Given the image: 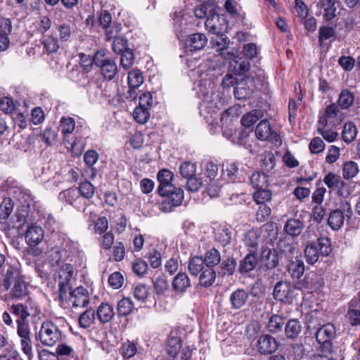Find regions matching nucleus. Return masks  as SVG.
Here are the masks:
<instances>
[{"label": "nucleus", "mask_w": 360, "mask_h": 360, "mask_svg": "<svg viewBox=\"0 0 360 360\" xmlns=\"http://www.w3.org/2000/svg\"><path fill=\"white\" fill-rule=\"evenodd\" d=\"M58 272L60 305L64 309L84 307L89 302V293L83 286L72 290L71 281L73 276L72 265L62 266Z\"/></svg>", "instance_id": "f257e3e1"}, {"label": "nucleus", "mask_w": 360, "mask_h": 360, "mask_svg": "<svg viewBox=\"0 0 360 360\" xmlns=\"http://www.w3.org/2000/svg\"><path fill=\"white\" fill-rule=\"evenodd\" d=\"M4 291H7L4 295L5 301L21 300L28 295V284L15 266H8L0 278V293Z\"/></svg>", "instance_id": "f03ea898"}, {"label": "nucleus", "mask_w": 360, "mask_h": 360, "mask_svg": "<svg viewBox=\"0 0 360 360\" xmlns=\"http://www.w3.org/2000/svg\"><path fill=\"white\" fill-rule=\"evenodd\" d=\"M215 84L210 80L202 79L198 94L202 98L200 109L208 114H215L226 103L224 93L214 90Z\"/></svg>", "instance_id": "7ed1b4c3"}, {"label": "nucleus", "mask_w": 360, "mask_h": 360, "mask_svg": "<svg viewBox=\"0 0 360 360\" xmlns=\"http://www.w3.org/2000/svg\"><path fill=\"white\" fill-rule=\"evenodd\" d=\"M211 42L212 43L213 46L217 48L216 51H220V53L217 56H212V58H208L203 65H201L200 66H199L198 72H201L200 77H202L204 68H207L209 70H214L221 68L222 63L220 60V58H222L225 60H233L236 63L238 62V51L231 52L226 51V49L229 44V40L228 37H224L222 34H216V37L212 38Z\"/></svg>", "instance_id": "20e7f679"}, {"label": "nucleus", "mask_w": 360, "mask_h": 360, "mask_svg": "<svg viewBox=\"0 0 360 360\" xmlns=\"http://www.w3.org/2000/svg\"><path fill=\"white\" fill-rule=\"evenodd\" d=\"M78 245L70 238L61 237L58 243L51 248L49 255V262L52 266L58 268V271L65 264L71 265L66 261L77 253Z\"/></svg>", "instance_id": "39448f33"}, {"label": "nucleus", "mask_w": 360, "mask_h": 360, "mask_svg": "<svg viewBox=\"0 0 360 360\" xmlns=\"http://www.w3.org/2000/svg\"><path fill=\"white\" fill-rule=\"evenodd\" d=\"M94 64L100 69L101 74L107 80H111L117 72L114 60L104 51H98L94 56Z\"/></svg>", "instance_id": "423d86ee"}, {"label": "nucleus", "mask_w": 360, "mask_h": 360, "mask_svg": "<svg viewBox=\"0 0 360 360\" xmlns=\"http://www.w3.org/2000/svg\"><path fill=\"white\" fill-rule=\"evenodd\" d=\"M331 252L330 241L328 238H319L317 243L307 245L304 251L306 261L311 264H315L320 256H328Z\"/></svg>", "instance_id": "0eeeda50"}, {"label": "nucleus", "mask_w": 360, "mask_h": 360, "mask_svg": "<svg viewBox=\"0 0 360 360\" xmlns=\"http://www.w3.org/2000/svg\"><path fill=\"white\" fill-rule=\"evenodd\" d=\"M39 338L41 344L52 347L61 340L62 333L55 323L45 321L41 326Z\"/></svg>", "instance_id": "6e6552de"}, {"label": "nucleus", "mask_w": 360, "mask_h": 360, "mask_svg": "<svg viewBox=\"0 0 360 360\" xmlns=\"http://www.w3.org/2000/svg\"><path fill=\"white\" fill-rule=\"evenodd\" d=\"M344 118V113L340 110L339 107L335 103H332L320 112L318 123L322 125L337 127L341 124Z\"/></svg>", "instance_id": "1a4fd4ad"}, {"label": "nucleus", "mask_w": 360, "mask_h": 360, "mask_svg": "<svg viewBox=\"0 0 360 360\" xmlns=\"http://www.w3.org/2000/svg\"><path fill=\"white\" fill-rule=\"evenodd\" d=\"M10 313L13 314L18 319L17 320H25L30 316H36L39 314V306L29 297L25 304H13L9 308Z\"/></svg>", "instance_id": "9d476101"}, {"label": "nucleus", "mask_w": 360, "mask_h": 360, "mask_svg": "<svg viewBox=\"0 0 360 360\" xmlns=\"http://www.w3.org/2000/svg\"><path fill=\"white\" fill-rule=\"evenodd\" d=\"M255 136L260 141H268L276 146L282 143L281 136L271 127L267 120H261L255 129Z\"/></svg>", "instance_id": "9b49d317"}, {"label": "nucleus", "mask_w": 360, "mask_h": 360, "mask_svg": "<svg viewBox=\"0 0 360 360\" xmlns=\"http://www.w3.org/2000/svg\"><path fill=\"white\" fill-rule=\"evenodd\" d=\"M163 196L165 199L160 203V210L164 212H170L174 207L182 203L184 198V191L181 188L174 187V190Z\"/></svg>", "instance_id": "f8f14e48"}, {"label": "nucleus", "mask_w": 360, "mask_h": 360, "mask_svg": "<svg viewBox=\"0 0 360 360\" xmlns=\"http://www.w3.org/2000/svg\"><path fill=\"white\" fill-rule=\"evenodd\" d=\"M205 29L213 34H220L226 29V19L217 13H210L205 22Z\"/></svg>", "instance_id": "ddd939ff"}, {"label": "nucleus", "mask_w": 360, "mask_h": 360, "mask_svg": "<svg viewBox=\"0 0 360 360\" xmlns=\"http://www.w3.org/2000/svg\"><path fill=\"white\" fill-rule=\"evenodd\" d=\"M58 198L61 202L71 205L78 210L81 209L84 210L83 207L84 203L82 202L83 198L79 196V192L77 188H71L60 192Z\"/></svg>", "instance_id": "4468645a"}, {"label": "nucleus", "mask_w": 360, "mask_h": 360, "mask_svg": "<svg viewBox=\"0 0 360 360\" xmlns=\"http://www.w3.org/2000/svg\"><path fill=\"white\" fill-rule=\"evenodd\" d=\"M336 329L333 324L328 323L320 327L316 334V339L319 344L330 348V341L335 337Z\"/></svg>", "instance_id": "2eb2a0df"}, {"label": "nucleus", "mask_w": 360, "mask_h": 360, "mask_svg": "<svg viewBox=\"0 0 360 360\" xmlns=\"http://www.w3.org/2000/svg\"><path fill=\"white\" fill-rule=\"evenodd\" d=\"M25 238L29 246L34 247L44 240V231L40 226L36 224H30L27 226Z\"/></svg>", "instance_id": "dca6fc26"}, {"label": "nucleus", "mask_w": 360, "mask_h": 360, "mask_svg": "<svg viewBox=\"0 0 360 360\" xmlns=\"http://www.w3.org/2000/svg\"><path fill=\"white\" fill-rule=\"evenodd\" d=\"M173 177L172 172L168 169H164L158 172V180L159 181V186L158 192L160 195L167 194L168 192L174 189L175 186L172 183Z\"/></svg>", "instance_id": "f3484780"}, {"label": "nucleus", "mask_w": 360, "mask_h": 360, "mask_svg": "<svg viewBox=\"0 0 360 360\" xmlns=\"http://www.w3.org/2000/svg\"><path fill=\"white\" fill-rule=\"evenodd\" d=\"M207 43L204 34L194 33L188 35L185 40V49L187 51H195L202 49Z\"/></svg>", "instance_id": "a211bd4d"}, {"label": "nucleus", "mask_w": 360, "mask_h": 360, "mask_svg": "<svg viewBox=\"0 0 360 360\" xmlns=\"http://www.w3.org/2000/svg\"><path fill=\"white\" fill-rule=\"evenodd\" d=\"M257 346L261 354H268L276 351L278 342L274 337L269 335H263L259 338Z\"/></svg>", "instance_id": "6ab92c4d"}, {"label": "nucleus", "mask_w": 360, "mask_h": 360, "mask_svg": "<svg viewBox=\"0 0 360 360\" xmlns=\"http://www.w3.org/2000/svg\"><path fill=\"white\" fill-rule=\"evenodd\" d=\"M252 81L249 77H245L236 83L234 88V96L238 100L245 99L252 92Z\"/></svg>", "instance_id": "aec40b11"}, {"label": "nucleus", "mask_w": 360, "mask_h": 360, "mask_svg": "<svg viewBox=\"0 0 360 360\" xmlns=\"http://www.w3.org/2000/svg\"><path fill=\"white\" fill-rule=\"evenodd\" d=\"M292 290L290 283L278 282L274 289V297L280 302H288L291 297Z\"/></svg>", "instance_id": "412c9836"}, {"label": "nucleus", "mask_w": 360, "mask_h": 360, "mask_svg": "<svg viewBox=\"0 0 360 360\" xmlns=\"http://www.w3.org/2000/svg\"><path fill=\"white\" fill-rule=\"evenodd\" d=\"M215 238L222 246L229 245L232 239L231 229L228 225H219L215 229Z\"/></svg>", "instance_id": "4be33fe9"}, {"label": "nucleus", "mask_w": 360, "mask_h": 360, "mask_svg": "<svg viewBox=\"0 0 360 360\" xmlns=\"http://www.w3.org/2000/svg\"><path fill=\"white\" fill-rule=\"evenodd\" d=\"M248 299V293L243 289L233 291L230 296V302L233 309H238L243 307Z\"/></svg>", "instance_id": "5701e85b"}, {"label": "nucleus", "mask_w": 360, "mask_h": 360, "mask_svg": "<svg viewBox=\"0 0 360 360\" xmlns=\"http://www.w3.org/2000/svg\"><path fill=\"white\" fill-rule=\"evenodd\" d=\"M97 316L99 321L103 323H108L115 316L112 306L108 303H101L97 309Z\"/></svg>", "instance_id": "b1692460"}, {"label": "nucleus", "mask_w": 360, "mask_h": 360, "mask_svg": "<svg viewBox=\"0 0 360 360\" xmlns=\"http://www.w3.org/2000/svg\"><path fill=\"white\" fill-rule=\"evenodd\" d=\"M252 250L240 262L238 270L240 273H248L252 271L257 266V258L256 255Z\"/></svg>", "instance_id": "393cba45"}, {"label": "nucleus", "mask_w": 360, "mask_h": 360, "mask_svg": "<svg viewBox=\"0 0 360 360\" xmlns=\"http://www.w3.org/2000/svg\"><path fill=\"white\" fill-rule=\"evenodd\" d=\"M262 261L268 269H274L278 264V258L276 250L264 249L262 252Z\"/></svg>", "instance_id": "a878e982"}, {"label": "nucleus", "mask_w": 360, "mask_h": 360, "mask_svg": "<svg viewBox=\"0 0 360 360\" xmlns=\"http://www.w3.org/2000/svg\"><path fill=\"white\" fill-rule=\"evenodd\" d=\"M345 217L340 210H335L330 212L328 219L329 226L334 231L339 230L343 225Z\"/></svg>", "instance_id": "bb28decb"}, {"label": "nucleus", "mask_w": 360, "mask_h": 360, "mask_svg": "<svg viewBox=\"0 0 360 360\" xmlns=\"http://www.w3.org/2000/svg\"><path fill=\"white\" fill-rule=\"evenodd\" d=\"M190 286V279L185 273L178 274L172 282L173 289L179 292H184Z\"/></svg>", "instance_id": "cd10ccee"}, {"label": "nucleus", "mask_w": 360, "mask_h": 360, "mask_svg": "<svg viewBox=\"0 0 360 360\" xmlns=\"http://www.w3.org/2000/svg\"><path fill=\"white\" fill-rule=\"evenodd\" d=\"M302 325L297 319L289 320L285 326V333L288 338L294 339L301 333Z\"/></svg>", "instance_id": "c85d7f7f"}, {"label": "nucleus", "mask_w": 360, "mask_h": 360, "mask_svg": "<svg viewBox=\"0 0 360 360\" xmlns=\"http://www.w3.org/2000/svg\"><path fill=\"white\" fill-rule=\"evenodd\" d=\"M238 166L232 161H226L223 164L222 176L229 181H234L236 179Z\"/></svg>", "instance_id": "c756f323"}, {"label": "nucleus", "mask_w": 360, "mask_h": 360, "mask_svg": "<svg viewBox=\"0 0 360 360\" xmlns=\"http://www.w3.org/2000/svg\"><path fill=\"white\" fill-rule=\"evenodd\" d=\"M250 182L256 189L267 188L269 186V176L262 172H254L250 177Z\"/></svg>", "instance_id": "7c9ffc66"}, {"label": "nucleus", "mask_w": 360, "mask_h": 360, "mask_svg": "<svg viewBox=\"0 0 360 360\" xmlns=\"http://www.w3.org/2000/svg\"><path fill=\"white\" fill-rule=\"evenodd\" d=\"M263 111L262 110L255 109L250 112L245 114L241 120V124L245 127H250L254 124L259 118L263 117Z\"/></svg>", "instance_id": "2f4dec72"}, {"label": "nucleus", "mask_w": 360, "mask_h": 360, "mask_svg": "<svg viewBox=\"0 0 360 360\" xmlns=\"http://www.w3.org/2000/svg\"><path fill=\"white\" fill-rule=\"evenodd\" d=\"M319 5L324 10V18L326 20H330L335 16V0H321Z\"/></svg>", "instance_id": "473e14b6"}, {"label": "nucleus", "mask_w": 360, "mask_h": 360, "mask_svg": "<svg viewBox=\"0 0 360 360\" xmlns=\"http://www.w3.org/2000/svg\"><path fill=\"white\" fill-rule=\"evenodd\" d=\"M181 347V342L179 338H172L168 340L166 351L169 355V360H174Z\"/></svg>", "instance_id": "72a5a7b5"}, {"label": "nucleus", "mask_w": 360, "mask_h": 360, "mask_svg": "<svg viewBox=\"0 0 360 360\" xmlns=\"http://www.w3.org/2000/svg\"><path fill=\"white\" fill-rule=\"evenodd\" d=\"M223 135L228 140L232 142L234 144H240L241 139L243 136V131L241 130H238L233 127H230L229 128H224L222 129Z\"/></svg>", "instance_id": "f704fd0d"}, {"label": "nucleus", "mask_w": 360, "mask_h": 360, "mask_svg": "<svg viewBox=\"0 0 360 360\" xmlns=\"http://www.w3.org/2000/svg\"><path fill=\"white\" fill-rule=\"evenodd\" d=\"M216 279V272L213 268L207 267L200 275V284L205 288L213 285Z\"/></svg>", "instance_id": "c9c22d12"}, {"label": "nucleus", "mask_w": 360, "mask_h": 360, "mask_svg": "<svg viewBox=\"0 0 360 360\" xmlns=\"http://www.w3.org/2000/svg\"><path fill=\"white\" fill-rule=\"evenodd\" d=\"M128 85L129 89H137L143 82L142 72L138 69H133L128 72Z\"/></svg>", "instance_id": "e433bc0d"}, {"label": "nucleus", "mask_w": 360, "mask_h": 360, "mask_svg": "<svg viewBox=\"0 0 360 360\" xmlns=\"http://www.w3.org/2000/svg\"><path fill=\"white\" fill-rule=\"evenodd\" d=\"M284 323L285 320L282 316L274 314L269 319L267 328L270 333H276L282 330Z\"/></svg>", "instance_id": "4c0bfd02"}, {"label": "nucleus", "mask_w": 360, "mask_h": 360, "mask_svg": "<svg viewBox=\"0 0 360 360\" xmlns=\"http://www.w3.org/2000/svg\"><path fill=\"white\" fill-rule=\"evenodd\" d=\"M203 261H205L207 267L213 268L214 266L219 264L221 261L219 252L215 248L210 249L205 252Z\"/></svg>", "instance_id": "58836bf2"}, {"label": "nucleus", "mask_w": 360, "mask_h": 360, "mask_svg": "<svg viewBox=\"0 0 360 360\" xmlns=\"http://www.w3.org/2000/svg\"><path fill=\"white\" fill-rule=\"evenodd\" d=\"M134 309L132 300L128 297H124L117 302V311L120 316H127Z\"/></svg>", "instance_id": "ea45409f"}, {"label": "nucleus", "mask_w": 360, "mask_h": 360, "mask_svg": "<svg viewBox=\"0 0 360 360\" xmlns=\"http://www.w3.org/2000/svg\"><path fill=\"white\" fill-rule=\"evenodd\" d=\"M302 228V222L299 219H288L285 225V231L290 236L300 235Z\"/></svg>", "instance_id": "a19ab883"}, {"label": "nucleus", "mask_w": 360, "mask_h": 360, "mask_svg": "<svg viewBox=\"0 0 360 360\" xmlns=\"http://www.w3.org/2000/svg\"><path fill=\"white\" fill-rule=\"evenodd\" d=\"M334 127L329 125H322L317 124L318 132L323 136V138L328 142L334 141L337 136L338 133L332 129Z\"/></svg>", "instance_id": "79ce46f5"}, {"label": "nucleus", "mask_w": 360, "mask_h": 360, "mask_svg": "<svg viewBox=\"0 0 360 360\" xmlns=\"http://www.w3.org/2000/svg\"><path fill=\"white\" fill-rule=\"evenodd\" d=\"M205 261L201 257H193L189 260L188 270L191 275L198 276L200 272H202L204 268Z\"/></svg>", "instance_id": "37998d69"}, {"label": "nucleus", "mask_w": 360, "mask_h": 360, "mask_svg": "<svg viewBox=\"0 0 360 360\" xmlns=\"http://www.w3.org/2000/svg\"><path fill=\"white\" fill-rule=\"evenodd\" d=\"M354 101V94L347 89H344L339 96L338 104L342 109H347L352 105Z\"/></svg>", "instance_id": "c03bdc74"}, {"label": "nucleus", "mask_w": 360, "mask_h": 360, "mask_svg": "<svg viewBox=\"0 0 360 360\" xmlns=\"http://www.w3.org/2000/svg\"><path fill=\"white\" fill-rule=\"evenodd\" d=\"M335 37V30L333 27L321 26L319 30V42L321 46L328 39L334 40Z\"/></svg>", "instance_id": "a18cd8bd"}, {"label": "nucleus", "mask_w": 360, "mask_h": 360, "mask_svg": "<svg viewBox=\"0 0 360 360\" xmlns=\"http://www.w3.org/2000/svg\"><path fill=\"white\" fill-rule=\"evenodd\" d=\"M95 319V311L92 309H86L79 318V325L82 328H89Z\"/></svg>", "instance_id": "49530a36"}, {"label": "nucleus", "mask_w": 360, "mask_h": 360, "mask_svg": "<svg viewBox=\"0 0 360 360\" xmlns=\"http://www.w3.org/2000/svg\"><path fill=\"white\" fill-rule=\"evenodd\" d=\"M357 134L356 126L352 122H347L344 126L342 136L343 140L347 143H351L354 140Z\"/></svg>", "instance_id": "de8ad7c7"}, {"label": "nucleus", "mask_w": 360, "mask_h": 360, "mask_svg": "<svg viewBox=\"0 0 360 360\" xmlns=\"http://www.w3.org/2000/svg\"><path fill=\"white\" fill-rule=\"evenodd\" d=\"M271 192L267 188H259L256 190L254 193V200L257 204H265L266 202L271 200Z\"/></svg>", "instance_id": "09e8293b"}, {"label": "nucleus", "mask_w": 360, "mask_h": 360, "mask_svg": "<svg viewBox=\"0 0 360 360\" xmlns=\"http://www.w3.org/2000/svg\"><path fill=\"white\" fill-rule=\"evenodd\" d=\"M202 168L205 175L210 179H214L218 174V165L212 161H205L202 163Z\"/></svg>", "instance_id": "8fccbe9b"}, {"label": "nucleus", "mask_w": 360, "mask_h": 360, "mask_svg": "<svg viewBox=\"0 0 360 360\" xmlns=\"http://www.w3.org/2000/svg\"><path fill=\"white\" fill-rule=\"evenodd\" d=\"M289 272L291 274L292 277L295 278H300L304 271V265L302 261L295 260L292 262L288 266Z\"/></svg>", "instance_id": "3c124183"}, {"label": "nucleus", "mask_w": 360, "mask_h": 360, "mask_svg": "<svg viewBox=\"0 0 360 360\" xmlns=\"http://www.w3.org/2000/svg\"><path fill=\"white\" fill-rule=\"evenodd\" d=\"M259 234L258 231L251 229L246 232L244 236V243L248 248L256 249L258 245Z\"/></svg>", "instance_id": "603ef678"}, {"label": "nucleus", "mask_w": 360, "mask_h": 360, "mask_svg": "<svg viewBox=\"0 0 360 360\" xmlns=\"http://www.w3.org/2000/svg\"><path fill=\"white\" fill-rule=\"evenodd\" d=\"M358 172V165L355 162L349 161L344 164L342 174L345 179H352L357 174Z\"/></svg>", "instance_id": "864d4df0"}, {"label": "nucleus", "mask_w": 360, "mask_h": 360, "mask_svg": "<svg viewBox=\"0 0 360 360\" xmlns=\"http://www.w3.org/2000/svg\"><path fill=\"white\" fill-rule=\"evenodd\" d=\"M323 182L329 188H339L343 184L341 177L332 172L325 176Z\"/></svg>", "instance_id": "5fc2aeb1"}, {"label": "nucleus", "mask_w": 360, "mask_h": 360, "mask_svg": "<svg viewBox=\"0 0 360 360\" xmlns=\"http://www.w3.org/2000/svg\"><path fill=\"white\" fill-rule=\"evenodd\" d=\"M179 172L184 178L188 179L195 174L196 165L191 162H184L179 167Z\"/></svg>", "instance_id": "6e6d98bb"}, {"label": "nucleus", "mask_w": 360, "mask_h": 360, "mask_svg": "<svg viewBox=\"0 0 360 360\" xmlns=\"http://www.w3.org/2000/svg\"><path fill=\"white\" fill-rule=\"evenodd\" d=\"M133 294L138 301L144 302L148 297L149 289L146 285L139 284L134 288Z\"/></svg>", "instance_id": "4d7b16f0"}, {"label": "nucleus", "mask_w": 360, "mask_h": 360, "mask_svg": "<svg viewBox=\"0 0 360 360\" xmlns=\"http://www.w3.org/2000/svg\"><path fill=\"white\" fill-rule=\"evenodd\" d=\"M121 54V58H120V65L121 66L125 69L127 70L129 68L132 66V65L134 63V55L132 51V50L128 49L124 51Z\"/></svg>", "instance_id": "13d9d810"}, {"label": "nucleus", "mask_w": 360, "mask_h": 360, "mask_svg": "<svg viewBox=\"0 0 360 360\" xmlns=\"http://www.w3.org/2000/svg\"><path fill=\"white\" fill-rule=\"evenodd\" d=\"M133 117L137 122L144 124L150 117V111L146 108L137 106L134 110Z\"/></svg>", "instance_id": "bf43d9fd"}, {"label": "nucleus", "mask_w": 360, "mask_h": 360, "mask_svg": "<svg viewBox=\"0 0 360 360\" xmlns=\"http://www.w3.org/2000/svg\"><path fill=\"white\" fill-rule=\"evenodd\" d=\"M17 333L20 340L31 338V333L29 325L22 320H16Z\"/></svg>", "instance_id": "052dcab7"}, {"label": "nucleus", "mask_w": 360, "mask_h": 360, "mask_svg": "<svg viewBox=\"0 0 360 360\" xmlns=\"http://www.w3.org/2000/svg\"><path fill=\"white\" fill-rule=\"evenodd\" d=\"M77 190L79 192V196L86 199L92 198L95 191L94 186L87 181L82 182Z\"/></svg>", "instance_id": "680f3d73"}, {"label": "nucleus", "mask_w": 360, "mask_h": 360, "mask_svg": "<svg viewBox=\"0 0 360 360\" xmlns=\"http://www.w3.org/2000/svg\"><path fill=\"white\" fill-rule=\"evenodd\" d=\"M137 352L136 345L130 341L123 343L122 346V354L124 359L133 357Z\"/></svg>", "instance_id": "e2e57ef3"}, {"label": "nucleus", "mask_w": 360, "mask_h": 360, "mask_svg": "<svg viewBox=\"0 0 360 360\" xmlns=\"http://www.w3.org/2000/svg\"><path fill=\"white\" fill-rule=\"evenodd\" d=\"M112 48L115 53H122L126 50L130 49L128 48V41L124 37L116 38L112 44Z\"/></svg>", "instance_id": "0e129e2a"}, {"label": "nucleus", "mask_w": 360, "mask_h": 360, "mask_svg": "<svg viewBox=\"0 0 360 360\" xmlns=\"http://www.w3.org/2000/svg\"><path fill=\"white\" fill-rule=\"evenodd\" d=\"M154 289L157 295H164L169 290V284L163 277H158L153 281Z\"/></svg>", "instance_id": "69168bd1"}, {"label": "nucleus", "mask_w": 360, "mask_h": 360, "mask_svg": "<svg viewBox=\"0 0 360 360\" xmlns=\"http://www.w3.org/2000/svg\"><path fill=\"white\" fill-rule=\"evenodd\" d=\"M75 127V122L73 118H62L60 120V129L64 135L70 134Z\"/></svg>", "instance_id": "338daca9"}, {"label": "nucleus", "mask_w": 360, "mask_h": 360, "mask_svg": "<svg viewBox=\"0 0 360 360\" xmlns=\"http://www.w3.org/2000/svg\"><path fill=\"white\" fill-rule=\"evenodd\" d=\"M105 29V39L108 41L115 40L116 38H120L119 36L122 27L119 24H112V25L108 26Z\"/></svg>", "instance_id": "774afa93"}]
</instances>
